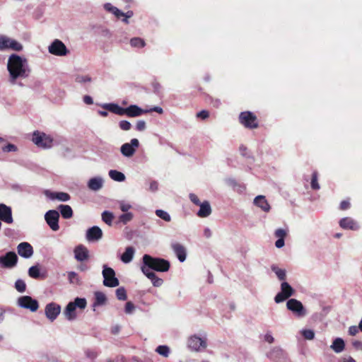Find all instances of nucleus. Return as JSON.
<instances>
[{"mask_svg":"<svg viewBox=\"0 0 362 362\" xmlns=\"http://www.w3.org/2000/svg\"><path fill=\"white\" fill-rule=\"evenodd\" d=\"M27 60L21 57L12 54L8 60L7 69L9 72V81L14 84L18 78H25L28 76L26 68Z\"/></svg>","mask_w":362,"mask_h":362,"instance_id":"nucleus-1","label":"nucleus"},{"mask_svg":"<svg viewBox=\"0 0 362 362\" xmlns=\"http://www.w3.org/2000/svg\"><path fill=\"white\" fill-rule=\"evenodd\" d=\"M143 264L141 269L143 273L153 272L151 270L158 272H168L170 267V262L159 257H153L149 255L143 256Z\"/></svg>","mask_w":362,"mask_h":362,"instance_id":"nucleus-2","label":"nucleus"},{"mask_svg":"<svg viewBox=\"0 0 362 362\" xmlns=\"http://www.w3.org/2000/svg\"><path fill=\"white\" fill-rule=\"evenodd\" d=\"M103 107L112 113L118 115H127L131 117L140 116L144 113L148 112V110H145L136 105H131L124 108L114 103L105 104Z\"/></svg>","mask_w":362,"mask_h":362,"instance_id":"nucleus-3","label":"nucleus"},{"mask_svg":"<svg viewBox=\"0 0 362 362\" xmlns=\"http://www.w3.org/2000/svg\"><path fill=\"white\" fill-rule=\"evenodd\" d=\"M87 302L85 298H76L74 302L68 303L64 310V315L68 320H74L76 318V308L84 309L86 307Z\"/></svg>","mask_w":362,"mask_h":362,"instance_id":"nucleus-4","label":"nucleus"},{"mask_svg":"<svg viewBox=\"0 0 362 362\" xmlns=\"http://www.w3.org/2000/svg\"><path fill=\"white\" fill-rule=\"evenodd\" d=\"M239 122L247 129H257L259 127V122L257 116L252 112L245 111L239 115Z\"/></svg>","mask_w":362,"mask_h":362,"instance_id":"nucleus-5","label":"nucleus"},{"mask_svg":"<svg viewBox=\"0 0 362 362\" xmlns=\"http://www.w3.org/2000/svg\"><path fill=\"white\" fill-rule=\"evenodd\" d=\"M32 141L40 148H49L52 146L53 139L44 132L35 131L33 132Z\"/></svg>","mask_w":362,"mask_h":362,"instance_id":"nucleus-6","label":"nucleus"},{"mask_svg":"<svg viewBox=\"0 0 362 362\" xmlns=\"http://www.w3.org/2000/svg\"><path fill=\"white\" fill-rule=\"evenodd\" d=\"M103 284L107 287H116L119 284L118 279L115 276L113 269L107 265L103 266Z\"/></svg>","mask_w":362,"mask_h":362,"instance_id":"nucleus-7","label":"nucleus"},{"mask_svg":"<svg viewBox=\"0 0 362 362\" xmlns=\"http://www.w3.org/2000/svg\"><path fill=\"white\" fill-rule=\"evenodd\" d=\"M294 293L295 291L291 285L284 281L281 284V291L276 295L274 300L276 303H280L292 296Z\"/></svg>","mask_w":362,"mask_h":362,"instance_id":"nucleus-8","label":"nucleus"},{"mask_svg":"<svg viewBox=\"0 0 362 362\" xmlns=\"http://www.w3.org/2000/svg\"><path fill=\"white\" fill-rule=\"evenodd\" d=\"M11 49L14 51H21L23 45L15 40H12L6 36L0 37V50Z\"/></svg>","mask_w":362,"mask_h":362,"instance_id":"nucleus-9","label":"nucleus"},{"mask_svg":"<svg viewBox=\"0 0 362 362\" xmlns=\"http://www.w3.org/2000/svg\"><path fill=\"white\" fill-rule=\"evenodd\" d=\"M59 214L56 210H49L45 215V219L50 228L57 231L59 229Z\"/></svg>","mask_w":362,"mask_h":362,"instance_id":"nucleus-10","label":"nucleus"},{"mask_svg":"<svg viewBox=\"0 0 362 362\" xmlns=\"http://www.w3.org/2000/svg\"><path fill=\"white\" fill-rule=\"evenodd\" d=\"M49 53L56 56H65L69 53L65 45L59 40H54L49 46Z\"/></svg>","mask_w":362,"mask_h":362,"instance_id":"nucleus-11","label":"nucleus"},{"mask_svg":"<svg viewBox=\"0 0 362 362\" xmlns=\"http://www.w3.org/2000/svg\"><path fill=\"white\" fill-rule=\"evenodd\" d=\"M18 303L21 307L29 309L32 312L37 311L39 308L37 300L28 296L20 297L18 300Z\"/></svg>","mask_w":362,"mask_h":362,"instance_id":"nucleus-12","label":"nucleus"},{"mask_svg":"<svg viewBox=\"0 0 362 362\" xmlns=\"http://www.w3.org/2000/svg\"><path fill=\"white\" fill-rule=\"evenodd\" d=\"M287 308L296 313L298 316L302 317L305 315L306 311L302 303L295 298L289 299L286 303Z\"/></svg>","mask_w":362,"mask_h":362,"instance_id":"nucleus-13","label":"nucleus"},{"mask_svg":"<svg viewBox=\"0 0 362 362\" xmlns=\"http://www.w3.org/2000/svg\"><path fill=\"white\" fill-rule=\"evenodd\" d=\"M139 146V140L137 139H132L130 143H125L122 145L120 151L123 156L126 157H131L134 154L136 149Z\"/></svg>","mask_w":362,"mask_h":362,"instance_id":"nucleus-14","label":"nucleus"},{"mask_svg":"<svg viewBox=\"0 0 362 362\" xmlns=\"http://www.w3.org/2000/svg\"><path fill=\"white\" fill-rule=\"evenodd\" d=\"M46 317L53 322L57 319L61 312V306L56 303H48L45 309Z\"/></svg>","mask_w":362,"mask_h":362,"instance_id":"nucleus-15","label":"nucleus"},{"mask_svg":"<svg viewBox=\"0 0 362 362\" xmlns=\"http://www.w3.org/2000/svg\"><path fill=\"white\" fill-rule=\"evenodd\" d=\"M0 221L6 223H12L13 222L12 209L4 204H0Z\"/></svg>","mask_w":362,"mask_h":362,"instance_id":"nucleus-16","label":"nucleus"},{"mask_svg":"<svg viewBox=\"0 0 362 362\" xmlns=\"http://www.w3.org/2000/svg\"><path fill=\"white\" fill-rule=\"evenodd\" d=\"M18 257L14 252H8L0 257V263L6 267H13L17 264Z\"/></svg>","mask_w":362,"mask_h":362,"instance_id":"nucleus-17","label":"nucleus"},{"mask_svg":"<svg viewBox=\"0 0 362 362\" xmlns=\"http://www.w3.org/2000/svg\"><path fill=\"white\" fill-rule=\"evenodd\" d=\"M17 251L18 255L24 258H30L33 255V248L27 242L21 243L17 247Z\"/></svg>","mask_w":362,"mask_h":362,"instance_id":"nucleus-18","label":"nucleus"},{"mask_svg":"<svg viewBox=\"0 0 362 362\" xmlns=\"http://www.w3.org/2000/svg\"><path fill=\"white\" fill-rule=\"evenodd\" d=\"M188 346L194 351H199L201 348L205 349L206 343L202 338L193 336L188 340Z\"/></svg>","mask_w":362,"mask_h":362,"instance_id":"nucleus-19","label":"nucleus"},{"mask_svg":"<svg viewBox=\"0 0 362 362\" xmlns=\"http://www.w3.org/2000/svg\"><path fill=\"white\" fill-rule=\"evenodd\" d=\"M74 252L75 258L77 261L83 262L89 258L88 250L83 245L76 246Z\"/></svg>","mask_w":362,"mask_h":362,"instance_id":"nucleus-20","label":"nucleus"},{"mask_svg":"<svg viewBox=\"0 0 362 362\" xmlns=\"http://www.w3.org/2000/svg\"><path fill=\"white\" fill-rule=\"evenodd\" d=\"M339 226L344 229L357 230L359 229L358 224L351 218L345 217L340 220Z\"/></svg>","mask_w":362,"mask_h":362,"instance_id":"nucleus-21","label":"nucleus"},{"mask_svg":"<svg viewBox=\"0 0 362 362\" xmlns=\"http://www.w3.org/2000/svg\"><path fill=\"white\" fill-rule=\"evenodd\" d=\"M103 236L102 230L98 226H93L87 230L86 238L89 241H95Z\"/></svg>","mask_w":362,"mask_h":362,"instance_id":"nucleus-22","label":"nucleus"},{"mask_svg":"<svg viewBox=\"0 0 362 362\" xmlns=\"http://www.w3.org/2000/svg\"><path fill=\"white\" fill-rule=\"evenodd\" d=\"M171 247L178 259L181 262H184L186 259V250L185 247L177 243H173Z\"/></svg>","mask_w":362,"mask_h":362,"instance_id":"nucleus-23","label":"nucleus"},{"mask_svg":"<svg viewBox=\"0 0 362 362\" xmlns=\"http://www.w3.org/2000/svg\"><path fill=\"white\" fill-rule=\"evenodd\" d=\"M254 204L265 212H269L271 209L265 197L262 195H258L254 199Z\"/></svg>","mask_w":362,"mask_h":362,"instance_id":"nucleus-24","label":"nucleus"},{"mask_svg":"<svg viewBox=\"0 0 362 362\" xmlns=\"http://www.w3.org/2000/svg\"><path fill=\"white\" fill-rule=\"evenodd\" d=\"M199 206H200V209L197 213L199 217L205 218L211 214V208L208 201L202 202Z\"/></svg>","mask_w":362,"mask_h":362,"instance_id":"nucleus-25","label":"nucleus"},{"mask_svg":"<svg viewBox=\"0 0 362 362\" xmlns=\"http://www.w3.org/2000/svg\"><path fill=\"white\" fill-rule=\"evenodd\" d=\"M45 194L51 199H58L62 202H66L70 199V195L66 192H50L47 191Z\"/></svg>","mask_w":362,"mask_h":362,"instance_id":"nucleus-26","label":"nucleus"},{"mask_svg":"<svg viewBox=\"0 0 362 362\" xmlns=\"http://www.w3.org/2000/svg\"><path fill=\"white\" fill-rule=\"evenodd\" d=\"M88 187L94 191L99 190L103 187V180L100 177H93L88 181Z\"/></svg>","mask_w":362,"mask_h":362,"instance_id":"nucleus-27","label":"nucleus"},{"mask_svg":"<svg viewBox=\"0 0 362 362\" xmlns=\"http://www.w3.org/2000/svg\"><path fill=\"white\" fill-rule=\"evenodd\" d=\"M58 209L60 211L61 215L64 218L68 219L73 216V210L69 205L61 204Z\"/></svg>","mask_w":362,"mask_h":362,"instance_id":"nucleus-28","label":"nucleus"},{"mask_svg":"<svg viewBox=\"0 0 362 362\" xmlns=\"http://www.w3.org/2000/svg\"><path fill=\"white\" fill-rule=\"evenodd\" d=\"M134 249L133 247H127L121 256V259L124 263L130 262L134 257Z\"/></svg>","mask_w":362,"mask_h":362,"instance_id":"nucleus-29","label":"nucleus"},{"mask_svg":"<svg viewBox=\"0 0 362 362\" xmlns=\"http://www.w3.org/2000/svg\"><path fill=\"white\" fill-rule=\"evenodd\" d=\"M144 274L149 279H151L153 285L156 287L160 286L163 281L162 279L158 277L154 272H146L144 273Z\"/></svg>","mask_w":362,"mask_h":362,"instance_id":"nucleus-30","label":"nucleus"},{"mask_svg":"<svg viewBox=\"0 0 362 362\" xmlns=\"http://www.w3.org/2000/svg\"><path fill=\"white\" fill-rule=\"evenodd\" d=\"M345 344L342 339L337 338L334 340L331 348L336 352L340 353L344 349Z\"/></svg>","mask_w":362,"mask_h":362,"instance_id":"nucleus-31","label":"nucleus"},{"mask_svg":"<svg viewBox=\"0 0 362 362\" xmlns=\"http://www.w3.org/2000/svg\"><path fill=\"white\" fill-rule=\"evenodd\" d=\"M106 300L107 298L104 293L101 291H96L95 293V302L93 303L94 306L104 305Z\"/></svg>","mask_w":362,"mask_h":362,"instance_id":"nucleus-32","label":"nucleus"},{"mask_svg":"<svg viewBox=\"0 0 362 362\" xmlns=\"http://www.w3.org/2000/svg\"><path fill=\"white\" fill-rule=\"evenodd\" d=\"M109 176L110 177L111 179L117 182H122L125 180L124 175L122 173L119 172L116 170H110Z\"/></svg>","mask_w":362,"mask_h":362,"instance_id":"nucleus-33","label":"nucleus"},{"mask_svg":"<svg viewBox=\"0 0 362 362\" xmlns=\"http://www.w3.org/2000/svg\"><path fill=\"white\" fill-rule=\"evenodd\" d=\"M272 270L276 274L280 281H284L286 278V270L280 269L276 266H272Z\"/></svg>","mask_w":362,"mask_h":362,"instance_id":"nucleus-34","label":"nucleus"},{"mask_svg":"<svg viewBox=\"0 0 362 362\" xmlns=\"http://www.w3.org/2000/svg\"><path fill=\"white\" fill-rule=\"evenodd\" d=\"M113 218H114L113 214H112V213H111V212H110V211H105L102 214V219H103V221L106 224H107L108 226H111V225H112V223Z\"/></svg>","mask_w":362,"mask_h":362,"instance_id":"nucleus-35","label":"nucleus"},{"mask_svg":"<svg viewBox=\"0 0 362 362\" xmlns=\"http://www.w3.org/2000/svg\"><path fill=\"white\" fill-rule=\"evenodd\" d=\"M130 45L134 47H144L146 43L144 40L140 37H134L131 39Z\"/></svg>","mask_w":362,"mask_h":362,"instance_id":"nucleus-36","label":"nucleus"},{"mask_svg":"<svg viewBox=\"0 0 362 362\" xmlns=\"http://www.w3.org/2000/svg\"><path fill=\"white\" fill-rule=\"evenodd\" d=\"M156 352L158 353L160 355L168 357L170 354V349L169 347L165 345H160L156 348Z\"/></svg>","mask_w":362,"mask_h":362,"instance_id":"nucleus-37","label":"nucleus"},{"mask_svg":"<svg viewBox=\"0 0 362 362\" xmlns=\"http://www.w3.org/2000/svg\"><path fill=\"white\" fill-rule=\"evenodd\" d=\"M156 214L157 216L165 221L169 222L171 220L170 216L168 214V213L162 209H157L156 211Z\"/></svg>","mask_w":362,"mask_h":362,"instance_id":"nucleus-38","label":"nucleus"},{"mask_svg":"<svg viewBox=\"0 0 362 362\" xmlns=\"http://www.w3.org/2000/svg\"><path fill=\"white\" fill-rule=\"evenodd\" d=\"M133 218V214L132 213L127 212L124 213L119 216V220L120 222H122L123 224H127L128 222L132 221Z\"/></svg>","mask_w":362,"mask_h":362,"instance_id":"nucleus-39","label":"nucleus"},{"mask_svg":"<svg viewBox=\"0 0 362 362\" xmlns=\"http://www.w3.org/2000/svg\"><path fill=\"white\" fill-rule=\"evenodd\" d=\"M28 274L33 279H38L40 277V269L37 266H32L28 270Z\"/></svg>","mask_w":362,"mask_h":362,"instance_id":"nucleus-40","label":"nucleus"},{"mask_svg":"<svg viewBox=\"0 0 362 362\" xmlns=\"http://www.w3.org/2000/svg\"><path fill=\"white\" fill-rule=\"evenodd\" d=\"M116 296L118 300H125L127 299V292L124 288L120 287L116 290Z\"/></svg>","mask_w":362,"mask_h":362,"instance_id":"nucleus-41","label":"nucleus"},{"mask_svg":"<svg viewBox=\"0 0 362 362\" xmlns=\"http://www.w3.org/2000/svg\"><path fill=\"white\" fill-rule=\"evenodd\" d=\"M311 187L313 189L317 190L320 189V185L318 184L317 181V173L313 172L312 174V178H311Z\"/></svg>","mask_w":362,"mask_h":362,"instance_id":"nucleus-42","label":"nucleus"},{"mask_svg":"<svg viewBox=\"0 0 362 362\" xmlns=\"http://www.w3.org/2000/svg\"><path fill=\"white\" fill-rule=\"evenodd\" d=\"M15 288L18 292L23 293L26 289V284L24 281L18 279L15 283Z\"/></svg>","mask_w":362,"mask_h":362,"instance_id":"nucleus-43","label":"nucleus"},{"mask_svg":"<svg viewBox=\"0 0 362 362\" xmlns=\"http://www.w3.org/2000/svg\"><path fill=\"white\" fill-rule=\"evenodd\" d=\"M68 279L70 283L80 284V279L78 275L75 272H68Z\"/></svg>","mask_w":362,"mask_h":362,"instance_id":"nucleus-44","label":"nucleus"},{"mask_svg":"<svg viewBox=\"0 0 362 362\" xmlns=\"http://www.w3.org/2000/svg\"><path fill=\"white\" fill-rule=\"evenodd\" d=\"M302 334L305 339L311 340L314 339L315 333L312 329H304L302 332Z\"/></svg>","mask_w":362,"mask_h":362,"instance_id":"nucleus-45","label":"nucleus"},{"mask_svg":"<svg viewBox=\"0 0 362 362\" xmlns=\"http://www.w3.org/2000/svg\"><path fill=\"white\" fill-rule=\"evenodd\" d=\"M119 126L121 129L124 131H128L131 129L132 124L129 122L127 120H122L119 122Z\"/></svg>","mask_w":362,"mask_h":362,"instance_id":"nucleus-46","label":"nucleus"},{"mask_svg":"<svg viewBox=\"0 0 362 362\" xmlns=\"http://www.w3.org/2000/svg\"><path fill=\"white\" fill-rule=\"evenodd\" d=\"M286 235V232L285 230L282 228H278L275 231V236L278 238V239H284Z\"/></svg>","mask_w":362,"mask_h":362,"instance_id":"nucleus-47","label":"nucleus"},{"mask_svg":"<svg viewBox=\"0 0 362 362\" xmlns=\"http://www.w3.org/2000/svg\"><path fill=\"white\" fill-rule=\"evenodd\" d=\"M17 150V147L14 144H8L2 147V151L4 152H11L16 151Z\"/></svg>","mask_w":362,"mask_h":362,"instance_id":"nucleus-48","label":"nucleus"},{"mask_svg":"<svg viewBox=\"0 0 362 362\" xmlns=\"http://www.w3.org/2000/svg\"><path fill=\"white\" fill-rule=\"evenodd\" d=\"M350 207L351 204L349 199L341 201L339 205V209L342 211L347 210Z\"/></svg>","mask_w":362,"mask_h":362,"instance_id":"nucleus-49","label":"nucleus"},{"mask_svg":"<svg viewBox=\"0 0 362 362\" xmlns=\"http://www.w3.org/2000/svg\"><path fill=\"white\" fill-rule=\"evenodd\" d=\"M189 198L190 201L197 206H199L202 203L199 197L195 194L190 193L189 195Z\"/></svg>","mask_w":362,"mask_h":362,"instance_id":"nucleus-50","label":"nucleus"},{"mask_svg":"<svg viewBox=\"0 0 362 362\" xmlns=\"http://www.w3.org/2000/svg\"><path fill=\"white\" fill-rule=\"evenodd\" d=\"M90 81H91V78L88 76H78L76 78V81L77 83L90 82Z\"/></svg>","mask_w":362,"mask_h":362,"instance_id":"nucleus-51","label":"nucleus"},{"mask_svg":"<svg viewBox=\"0 0 362 362\" xmlns=\"http://www.w3.org/2000/svg\"><path fill=\"white\" fill-rule=\"evenodd\" d=\"M146 127V122L144 120H139L136 124V129L138 131H144Z\"/></svg>","mask_w":362,"mask_h":362,"instance_id":"nucleus-52","label":"nucleus"},{"mask_svg":"<svg viewBox=\"0 0 362 362\" xmlns=\"http://www.w3.org/2000/svg\"><path fill=\"white\" fill-rule=\"evenodd\" d=\"M197 117L205 119L209 117V113L207 110H202L197 114Z\"/></svg>","mask_w":362,"mask_h":362,"instance_id":"nucleus-53","label":"nucleus"},{"mask_svg":"<svg viewBox=\"0 0 362 362\" xmlns=\"http://www.w3.org/2000/svg\"><path fill=\"white\" fill-rule=\"evenodd\" d=\"M134 305L132 302L129 301L126 303L125 312L127 313H131L134 310Z\"/></svg>","mask_w":362,"mask_h":362,"instance_id":"nucleus-54","label":"nucleus"},{"mask_svg":"<svg viewBox=\"0 0 362 362\" xmlns=\"http://www.w3.org/2000/svg\"><path fill=\"white\" fill-rule=\"evenodd\" d=\"M158 184L156 181L153 180L150 182L149 189L151 192H156L158 189Z\"/></svg>","mask_w":362,"mask_h":362,"instance_id":"nucleus-55","label":"nucleus"},{"mask_svg":"<svg viewBox=\"0 0 362 362\" xmlns=\"http://www.w3.org/2000/svg\"><path fill=\"white\" fill-rule=\"evenodd\" d=\"M358 327L356 326H351L349 328V333L351 336L356 335L358 332Z\"/></svg>","mask_w":362,"mask_h":362,"instance_id":"nucleus-56","label":"nucleus"},{"mask_svg":"<svg viewBox=\"0 0 362 362\" xmlns=\"http://www.w3.org/2000/svg\"><path fill=\"white\" fill-rule=\"evenodd\" d=\"M133 11H128L127 13H125L124 16L123 17H124L123 19H122V21L124 22L125 23H128L129 21H128V19L129 18H131L132 16H133Z\"/></svg>","mask_w":362,"mask_h":362,"instance_id":"nucleus-57","label":"nucleus"},{"mask_svg":"<svg viewBox=\"0 0 362 362\" xmlns=\"http://www.w3.org/2000/svg\"><path fill=\"white\" fill-rule=\"evenodd\" d=\"M132 206L129 204H120V209L123 212L127 213V211L131 209Z\"/></svg>","mask_w":362,"mask_h":362,"instance_id":"nucleus-58","label":"nucleus"},{"mask_svg":"<svg viewBox=\"0 0 362 362\" xmlns=\"http://www.w3.org/2000/svg\"><path fill=\"white\" fill-rule=\"evenodd\" d=\"M114 10V12H112V13L117 18H119L120 17H123L125 14V13H123L122 11H121L119 9H118L117 8H113Z\"/></svg>","mask_w":362,"mask_h":362,"instance_id":"nucleus-59","label":"nucleus"},{"mask_svg":"<svg viewBox=\"0 0 362 362\" xmlns=\"http://www.w3.org/2000/svg\"><path fill=\"white\" fill-rule=\"evenodd\" d=\"M352 345L356 349L362 350V341L356 340L352 342Z\"/></svg>","mask_w":362,"mask_h":362,"instance_id":"nucleus-60","label":"nucleus"},{"mask_svg":"<svg viewBox=\"0 0 362 362\" xmlns=\"http://www.w3.org/2000/svg\"><path fill=\"white\" fill-rule=\"evenodd\" d=\"M264 340L266 341H267L268 343L272 344V343L274 342V337L269 333H267L264 335Z\"/></svg>","mask_w":362,"mask_h":362,"instance_id":"nucleus-61","label":"nucleus"},{"mask_svg":"<svg viewBox=\"0 0 362 362\" xmlns=\"http://www.w3.org/2000/svg\"><path fill=\"white\" fill-rule=\"evenodd\" d=\"M83 102L87 105H92L93 103V98L89 95H85L83 97Z\"/></svg>","mask_w":362,"mask_h":362,"instance_id":"nucleus-62","label":"nucleus"},{"mask_svg":"<svg viewBox=\"0 0 362 362\" xmlns=\"http://www.w3.org/2000/svg\"><path fill=\"white\" fill-rule=\"evenodd\" d=\"M239 151L242 156H247V148L246 146L241 145L239 148Z\"/></svg>","mask_w":362,"mask_h":362,"instance_id":"nucleus-63","label":"nucleus"},{"mask_svg":"<svg viewBox=\"0 0 362 362\" xmlns=\"http://www.w3.org/2000/svg\"><path fill=\"white\" fill-rule=\"evenodd\" d=\"M104 7H105V10H107V11H110V12H111V13L114 12L113 8H117V7H115V6H112L111 4H110V3H107V4H105V6H104Z\"/></svg>","mask_w":362,"mask_h":362,"instance_id":"nucleus-64","label":"nucleus"}]
</instances>
